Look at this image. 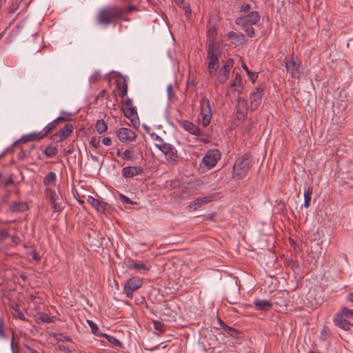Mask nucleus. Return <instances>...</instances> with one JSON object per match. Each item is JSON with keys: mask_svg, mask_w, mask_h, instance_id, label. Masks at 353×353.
Here are the masks:
<instances>
[{"mask_svg": "<svg viewBox=\"0 0 353 353\" xmlns=\"http://www.w3.org/2000/svg\"><path fill=\"white\" fill-rule=\"evenodd\" d=\"M251 5L242 2L238 6V17L235 19V24L241 28L245 34L250 38L255 34L252 26L256 25L261 19L258 11L251 10Z\"/></svg>", "mask_w": 353, "mask_h": 353, "instance_id": "obj_1", "label": "nucleus"}, {"mask_svg": "<svg viewBox=\"0 0 353 353\" xmlns=\"http://www.w3.org/2000/svg\"><path fill=\"white\" fill-rule=\"evenodd\" d=\"M124 14V10L119 7H108L101 10L97 16V21L101 25H109L119 19Z\"/></svg>", "mask_w": 353, "mask_h": 353, "instance_id": "obj_2", "label": "nucleus"}, {"mask_svg": "<svg viewBox=\"0 0 353 353\" xmlns=\"http://www.w3.org/2000/svg\"><path fill=\"white\" fill-rule=\"evenodd\" d=\"M250 168V163L248 156L239 157L233 165V177L237 179L244 178Z\"/></svg>", "mask_w": 353, "mask_h": 353, "instance_id": "obj_3", "label": "nucleus"}, {"mask_svg": "<svg viewBox=\"0 0 353 353\" xmlns=\"http://www.w3.org/2000/svg\"><path fill=\"white\" fill-rule=\"evenodd\" d=\"M206 62L210 76L214 77L219 67V48H207Z\"/></svg>", "mask_w": 353, "mask_h": 353, "instance_id": "obj_4", "label": "nucleus"}, {"mask_svg": "<svg viewBox=\"0 0 353 353\" xmlns=\"http://www.w3.org/2000/svg\"><path fill=\"white\" fill-rule=\"evenodd\" d=\"M221 157V153L219 150H209L202 158L200 166L209 170L216 165Z\"/></svg>", "mask_w": 353, "mask_h": 353, "instance_id": "obj_5", "label": "nucleus"}, {"mask_svg": "<svg viewBox=\"0 0 353 353\" xmlns=\"http://www.w3.org/2000/svg\"><path fill=\"white\" fill-rule=\"evenodd\" d=\"M199 103L201 116V125L203 127H206L210 123L212 115L210 100L206 97H201Z\"/></svg>", "mask_w": 353, "mask_h": 353, "instance_id": "obj_6", "label": "nucleus"}, {"mask_svg": "<svg viewBox=\"0 0 353 353\" xmlns=\"http://www.w3.org/2000/svg\"><path fill=\"white\" fill-rule=\"evenodd\" d=\"M74 130V126L72 123H67L61 128L58 132L51 136V139L56 143H60L70 136Z\"/></svg>", "mask_w": 353, "mask_h": 353, "instance_id": "obj_7", "label": "nucleus"}, {"mask_svg": "<svg viewBox=\"0 0 353 353\" xmlns=\"http://www.w3.org/2000/svg\"><path fill=\"white\" fill-rule=\"evenodd\" d=\"M143 285V281L141 279L137 277H132L127 280L124 285V293L128 298H132L133 292L140 288Z\"/></svg>", "mask_w": 353, "mask_h": 353, "instance_id": "obj_8", "label": "nucleus"}, {"mask_svg": "<svg viewBox=\"0 0 353 353\" xmlns=\"http://www.w3.org/2000/svg\"><path fill=\"white\" fill-rule=\"evenodd\" d=\"M117 137L120 141L123 143H130L135 140V132L127 128H121L116 132Z\"/></svg>", "mask_w": 353, "mask_h": 353, "instance_id": "obj_9", "label": "nucleus"}, {"mask_svg": "<svg viewBox=\"0 0 353 353\" xmlns=\"http://www.w3.org/2000/svg\"><path fill=\"white\" fill-rule=\"evenodd\" d=\"M159 150L165 154L168 161H176L177 150L172 144L165 142L163 145H161Z\"/></svg>", "mask_w": 353, "mask_h": 353, "instance_id": "obj_10", "label": "nucleus"}, {"mask_svg": "<svg viewBox=\"0 0 353 353\" xmlns=\"http://www.w3.org/2000/svg\"><path fill=\"white\" fill-rule=\"evenodd\" d=\"M217 34V30L214 26H208L206 33L208 40L207 48L210 47H212L213 48H219L218 45L216 43Z\"/></svg>", "mask_w": 353, "mask_h": 353, "instance_id": "obj_11", "label": "nucleus"}, {"mask_svg": "<svg viewBox=\"0 0 353 353\" xmlns=\"http://www.w3.org/2000/svg\"><path fill=\"white\" fill-rule=\"evenodd\" d=\"M263 89L256 87L251 93L250 96L251 105L254 109H256L261 104V99L263 97Z\"/></svg>", "mask_w": 353, "mask_h": 353, "instance_id": "obj_12", "label": "nucleus"}, {"mask_svg": "<svg viewBox=\"0 0 353 353\" xmlns=\"http://www.w3.org/2000/svg\"><path fill=\"white\" fill-rule=\"evenodd\" d=\"M227 37L234 48L239 47L243 43L244 35L242 33L230 31L227 34Z\"/></svg>", "mask_w": 353, "mask_h": 353, "instance_id": "obj_13", "label": "nucleus"}, {"mask_svg": "<svg viewBox=\"0 0 353 353\" xmlns=\"http://www.w3.org/2000/svg\"><path fill=\"white\" fill-rule=\"evenodd\" d=\"M121 172L125 178H132L141 174L143 169L139 166H127L122 169Z\"/></svg>", "mask_w": 353, "mask_h": 353, "instance_id": "obj_14", "label": "nucleus"}, {"mask_svg": "<svg viewBox=\"0 0 353 353\" xmlns=\"http://www.w3.org/2000/svg\"><path fill=\"white\" fill-rule=\"evenodd\" d=\"M334 322L336 326L345 330H350L353 326V324L350 323L346 318L339 313L335 315Z\"/></svg>", "mask_w": 353, "mask_h": 353, "instance_id": "obj_15", "label": "nucleus"}, {"mask_svg": "<svg viewBox=\"0 0 353 353\" xmlns=\"http://www.w3.org/2000/svg\"><path fill=\"white\" fill-rule=\"evenodd\" d=\"M87 201L99 213H103L106 210L107 203L103 201L97 199L93 196H89L87 199Z\"/></svg>", "mask_w": 353, "mask_h": 353, "instance_id": "obj_16", "label": "nucleus"}, {"mask_svg": "<svg viewBox=\"0 0 353 353\" xmlns=\"http://www.w3.org/2000/svg\"><path fill=\"white\" fill-rule=\"evenodd\" d=\"M181 126L185 130L192 134L196 136H202L203 134V132L196 125L188 121H183L181 122Z\"/></svg>", "mask_w": 353, "mask_h": 353, "instance_id": "obj_17", "label": "nucleus"}, {"mask_svg": "<svg viewBox=\"0 0 353 353\" xmlns=\"http://www.w3.org/2000/svg\"><path fill=\"white\" fill-rule=\"evenodd\" d=\"M212 201L211 196H203L196 199L194 201L190 203L188 208L191 210H196L203 205H205Z\"/></svg>", "mask_w": 353, "mask_h": 353, "instance_id": "obj_18", "label": "nucleus"}, {"mask_svg": "<svg viewBox=\"0 0 353 353\" xmlns=\"http://www.w3.org/2000/svg\"><path fill=\"white\" fill-rule=\"evenodd\" d=\"M248 101L242 97L237 99L236 113L245 117L247 114Z\"/></svg>", "mask_w": 353, "mask_h": 353, "instance_id": "obj_19", "label": "nucleus"}, {"mask_svg": "<svg viewBox=\"0 0 353 353\" xmlns=\"http://www.w3.org/2000/svg\"><path fill=\"white\" fill-rule=\"evenodd\" d=\"M254 304L257 310L263 311L269 310L272 306L270 301L259 299H256L254 301Z\"/></svg>", "mask_w": 353, "mask_h": 353, "instance_id": "obj_20", "label": "nucleus"}, {"mask_svg": "<svg viewBox=\"0 0 353 353\" xmlns=\"http://www.w3.org/2000/svg\"><path fill=\"white\" fill-rule=\"evenodd\" d=\"M43 184L46 188L55 187L57 185V175L54 172H50L43 179Z\"/></svg>", "mask_w": 353, "mask_h": 353, "instance_id": "obj_21", "label": "nucleus"}, {"mask_svg": "<svg viewBox=\"0 0 353 353\" xmlns=\"http://www.w3.org/2000/svg\"><path fill=\"white\" fill-rule=\"evenodd\" d=\"M285 68L288 72L294 73V72H299L300 62L294 61L292 57L289 61L285 62Z\"/></svg>", "mask_w": 353, "mask_h": 353, "instance_id": "obj_22", "label": "nucleus"}, {"mask_svg": "<svg viewBox=\"0 0 353 353\" xmlns=\"http://www.w3.org/2000/svg\"><path fill=\"white\" fill-rule=\"evenodd\" d=\"M230 70L225 68V67H221L219 72L217 75V80L219 82V83H223L229 78Z\"/></svg>", "mask_w": 353, "mask_h": 353, "instance_id": "obj_23", "label": "nucleus"}, {"mask_svg": "<svg viewBox=\"0 0 353 353\" xmlns=\"http://www.w3.org/2000/svg\"><path fill=\"white\" fill-rule=\"evenodd\" d=\"M219 322H220L221 326L222 327L223 330L228 334H229L230 336H232V337H236L237 336V335L239 334V332L236 330H235V329H234V328H232V327L225 325L221 320H219Z\"/></svg>", "mask_w": 353, "mask_h": 353, "instance_id": "obj_24", "label": "nucleus"}, {"mask_svg": "<svg viewBox=\"0 0 353 353\" xmlns=\"http://www.w3.org/2000/svg\"><path fill=\"white\" fill-rule=\"evenodd\" d=\"M312 194V188H308V189L307 190H305L303 193V197H304L303 206L306 208H309L310 205Z\"/></svg>", "mask_w": 353, "mask_h": 353, "instance_id": "obj_25", "label": "nucleus"}, {"mask_svg": "<svg viewBox=\"0 0 353 353\" xmlns=\"http://www.w3.org/2000/svg\"><path fill=\"white\" fill-rule=\"evenodd\" d=\"M10 208L13 212H24L28 209V205L25 203H14Z\"/></svg>", "mask_w": 353, "mask_h": 353, "instance_id": "obj_26", "label": "nucleus"}, {"mask_svg": "<svg viewBox=\"0 0 353 353\" xmlns=\"http://www.w3.org/2000/svg\"><path fill=\"white\" fill-rule=\"evenodd\" d=\"M95 129L99 134H102L107 130L108 126L103 119H100L97 121Z\"/></svg>", "mask_w": 353, "mask_h": 353, "instance_id": "obj_27", "label": "nucleus"}, {"mask_svg": "<svg viewBox=\"0 0 353 353\" xmlns=\"http://www.w3.org/2000/svg\"><path fill=\"white\" fill-rule=\"evenodd\" d=\"M43 153L47 157H53L58 153V149L56 147L48 146Z\"/></svg>", "mask_w": 353, "mask_h": 353, "instance_id": "obj_28", "label": "nucleus"}, {"mask_svg": "<svg viewBox=\"0 0 353 353\" xmlns=\"http://www.w3.org/2000/svg\"><path fill=\"white\" fill-rule=\"evenodd\" d=\"M57 126V124L54 121L48 123L42 130L44 136L46 137L47 134H50L54 129L56 128Z\"/></svg>", "mask_w": 353, "mask_h": 353, "instance_id": "obj_29", "label": "nucleus"}, {"mask_svg": "<svg viewBox=\"0 0 353 353\" xmlns=\"http://www.w3.org/2000/svg\"><path fill=\"white\" fill-rule=\"evenodd\" d=\"M38 323H50L52 322L51 317L46 313H39L37 316Z\"/></svg>", "mask_w": 353, "mask_h": 353, "instance_id": "obj_30", "label": "nucleus"}, {"mask_svg": "<svg viewBox=\"0 0 353 353\" xmlns=\"http://www.w3.org/2000/svg\"><path fill=\"white\" fill-rule=\"evenodd\" d=\"M123 110L125 116L127 118L131 119V120H133V118L137 115L134 108H123Z\"/></svg>", "mask_w": 353, "mask_h": 353, "instance_id": "obj_31", "label": "nucleus"}, {"mask_svg": "<svg viewBox=\"0 0 353 353\" xmlns=\"http://www.w3.org/2000/svg\"><path fill=\"white\" fill-rule=\"evenodd\" d=\"M46 194L50 201L57 199V195L56 194V192L52 188V187L46 188Z\"/></svg>", "mask_w": 353, "mask_h": 353, "instance_id": "obj_32", "label": "nucleus"}, {"mask_svg": "<svg viewBox=\"0 0 353 353\" xmlns=\"http://www.w3.org/2000/svg\"><path fill=\"white\" fill-rule=\"evenodd\" d=\"M12 309H13L12 315L14 317H17L22 321H26L25 314H23V312L21 310H20L19 308H17V307H13Z\"/></svg>", "mask_w": 353, "mask_h": 353, "instance_id": "obj_33", "label": "nucleus"}, {"mask_svg": "<svg viewBox=\"0 0 353 353\" xmlns=\"http://www.w3.org/2000/svg\"><path fill=\"white\" fill-rule=\"evenodd\" d=\"M153 325L154 330H157L160 333H163L165 330V325L159 321H154Z\"/></svg>", "mask_w": 353, "mask_h": 353, "instance_id": "obj_34", "label": "nucleus"}, {"mask_svg": "<svg viewBox=\"0 0 353 353\" xmlns=\"http://www.w3.org/2000/svg\"><path fill=\"white\" fill-rule=\"evenodd\" d=\"M339 313L347 319L353 318V310H349L346 307H343Z\"/></svg>", "mask_w": 353, "mask_h": 353, "instance_id": "obj_35", "label": "nucleus"}, {"mask_svg": "<svg viewBox=\"0 0 353 353\" xmlns=\"http://www.w3.org/2000/svg\"><path fill=\"white\" fill-rule=\"evenodd\" d=\"M101 336L106 338L110 343L115 346L119 345L121 344L120 341L114 336L108 335L107 334H101Z\"/></svg>", "mask_w": 353, "mask_h": 353, "instance_id": "obj_36", "label": "nucleus"}, {"mask_svg": "<svg viewBox=\"0 0 353 353\" xmlns=\"http://www.w3.org/2000/svg\"><path fill=\"white\" fill-rule=\"evenodd\" d=\"M134 157V152L130 150H126L122 153V159H123L132 160Z\"/></svg>", "mask_w": 353, "mask_h": 353, "instance_id": "obj_37", "label": "nucleus"}, {"mask_svg": "<svg viewBox=\"0 0 353 353\" xmlns=\"http://www.w3.org/2000/svg\"><path fill=\"white\" fill-rule=\"evenodd\" d=\"M231 85L234 88H241V78L240 74H236L235 78L233 80Z\"/></svg>", "mask_w": 353, "mask_h": 353, "instance_id": "obj_38", "label": "nucleus"}, {"mask_svg": "<svg viewBox=\"0 0 353 353\" xmlns=\"http://www.w3.org/2000/svg\"><path fill=\"white\" fill-rule=\"evenodd\" d=\"M57 199L50 201L52 208L54 212H59L61 210V203L57 201Z\"/></svg>", "mask_w": 353, "mask_h": 353, "instance_id": "obj_39", "label": "nucleus"}, {"mask_svg": "<svg viewBox=\"0 0 353 353\" xmlns=\"http://www.w3.org/2000/svg\"><path fill=\"white\" fill-rule=\"evenodd\" d=\"M29 137H31L32 141L39 140L45 137L42 130L38 132H33L29 134Z\"/></svg>", "mask_w": 353, "mask_h": 353, "instance_id": "obj_40", "label": "nucleus"}, {"mask_svg": "<svg viewBox=\"0 0 353 353\" xmlns=\"http://www.w3.org/2000/svg\"><path fill=\"white\" fill-rule=\"evenodd\" d=\"M90 143L92 147L98 148L100 146L101 139L100 137H92Z\"/></svg>", "mask_w": 353, "mask_h": 353, "instance_id": "obj_41", "label": "nucleus"}, {"mask_svg": "<svg viewBox=\"0 0 353 353\" xmlns=\"http://www.w3.org/2000/svg\"><path fill=\"white\" fill-rule=\"evenodd\" d=\"M128 93V85L125 81H123L121 87V96L123 98L126 97Z\"/></svg>", "mask_w": 353, "mask_h": 353, "instance_id": "obj_42", "label": "nucleus"}, {"mask_svg": "<svg viewBox=\"0 0 353 353\" xmlns=\"http://www.w3.org/2000/svg\"><path fill=\"white\" fill-rule=\"evenodd\" d=\"M165 143V142L159 136H156L155 147L160 150L161 145H163Z\"/></svg>", "mask_w": 353, "mask_h": 353, "instance_id": "obj_43", "label": "nucleus"}, {"mask_svg": "<svg viewBox=\"0 0 353 353\" xmlns=\"http://www.w3.org/2000/svg\"><path fill=\"white\" fill-rule=\"evenodd\" d=\"M180 7L185 11V13L187 15V17H189L190 15L191 14V8L190 6L184 3L180 5Z\"/></svg>", "mask_w": 353, "mask_h": 353, "instance_id": "obj_44", "label": "nucleus"}, {"mask_svg": "<svg viewBox=\"0 0 353 353\" xmlns=\"http://www.w3.org/2000/svg\"><path fill=\"white\" fill-rule=\"evenodd\" d=\"M87 321L91 329L92 333L97 334V332L98 331L97 325L92 321L88 320Z\"/></svg>", "mask_w": 353, "mask_h": 353, "instance_id": "obj_45", "label": "nucleus"}, {"mask_svg": "<svg viewBox=\"0 0 353 353\" xmlns=\"http://www.w3.org/2000/svg\"><path fill=\"white\" fill-rule=\"evenodd\" d=\"M234 63V61L233 59L230 58L228 59L225 61V63L223 64V67H225V68H228L231 70L232 68L233 67Z\"/></svg>", "mask_w": 353, "mask_h": 353, "instance_id": "obj_46", "label": "nucleus"}, {"mask_svg": "<svg viewBox=\"0 0 353 353\" xmlns=\"http://www.w3.org/2000/svg\"><path fill=\"white\" fill-rule=\"evenodd\" d=\"M9 236V232L7 230L4 229H0V241L5 240Z\"/></svg>", "mask_w": 353, "mask_h": 353, "instance_id": "obj_47", "label": "nucleus"}, {"mask_svg": "<svg viewBox=\"0 0 353 353\" xmlns=\"http://www.w3.org/2000/svg\"><path fill=\"white\" fill-rule=\"evenodd\" d=\"M248 75L250 77V79L252 81V82H255L258 78V73L257 72H252L250 70H248V72H247Z\"/></svg>", "mask_w": 353, "mask_h": 353, "instance_id": "obj_48", "label": "nucleus"}, {"mask_svg": "<svg viewBox=\"0 0 353 353\" xmlns=\"http://www.w3.org/2000/svg\"><path fill=\"white\" fill-rule=\"evenodd\" d=\"M166 90H167L168 97L169 99H171L172 98V97L174 96L173 91H172V85L171 84L168 85Z\"/></svg>", "mask_w": 353, "mask_h": 353, "instance_id": "obj_49", "label": "nucleus"}, {"mask_svg": "<svg viewBox=\"0 0 353 353\" xmlns=\"http://www.w3.org/2000/svg\"><path fill=\"white\" fill-rule=\"evenodd\" d=\"M0 337L5 338L6 334L3 330V320L2 318H0Z\"/></svg>", "mask_w": 353, "mask_h": 353, "instance_id": "obj_50", "label": "nucleus"}, {"mask_svg": "<svg viewBox=\"0 0 353 353\" xmlns=\"http://www.w3.org/2000/svg\"><path fill=\"white\" fill-rule=\"evenodd\" d=\"M124 108H134L133 106V102L129 97L125 99V106Z\"/></svg>", "mask_w": 353, "mask_h": 353, "instance_id": "obj_51", "label": "nucleus"}, {"mask_svg": "<svg viewBox=\"0 0 353 353\" xmlns=\"http://www.w3.org/2000/svg\"><path fill=\"white\" fill-rule=\"evenodd\" d=\"M72 114L70 113V112H65V111H61V117H63L65 118H67V121H70L71 120V118L72 117Z\"/></svg>", "mask_w": 353, "mask_h": 353, "instance_id": "obj_52", "label": "nucleus"}, {"mask_svg": "<svg viewBox=\"0 0 353 353\" xmlns=\"http://www.w3.org/2000/svg\"><path fill=\"white\" fill-rule=\"evenodd\" d=\"M103 144L106 146H110L112 145V139L110 137H104L101 140Z\"/></svg>", "mask_w": 353, "mask_h": 353, "instance_id": "obj_53", "label": "nucleus"}, {"mask_svg": "<svg viewBox=\"0 0 353 353\" xmlns=\"http://www.w3.org/2000/svg\"><path fill=\"white\" fill-rule=\"evenodd\" d=\"M123 9L124 10V13L138 10V8L134 6H128L126 8H125V9L123 8Z\"/></svg>", "mask_w": 353, "mask_h": 353, "instance_id": "obj_54", "label": "nucleus"}, {"mask_svg": "<svg viewBox=\"0 0 353 353\" xmlns=\"http://www.w3.org/2000/svg\"><path fill=\"white\" fill-rule=\"evenodd\" d=\"M19 141H21L23 143L28 142V141H32L31 137H29V134L23 136Z\"/></svg>", "mask_w": 353, "mask_h": 353, "instance_id": "obj_55", "label": "nucleus"}, {"mask_svg": "<svg viewBox=\"0 0 353 353\" xmlns=\"http://www.w3.org/2000/svg\"><path fill=\"white\" fill-rule=\"evenodd\" d=\"M54 121H55V123L58 125L59 123L60 122H65V121H67V118H65L63 117H61V115L59 117H58L57 118H56L55 119L53 120Z\"/></svg>", "mask_w": 353, "mask_h": 353, "instance_id": "obj_56", "label": "nucleus"}, {"mask_svg": "<svg viewBox=\"0 0 353 353\" xmlns=\"http://www.w3.org/2000/svg\"><path fill=\"white\" fill-rule=\"evenodd\" d=\"M54 121H55V123L58 125L59 123L60 122H65V121H67V118H65L63 117H61V115L59 117H58L57 118H56L55 119L53 120Z\"/></svg>", "mask_w": 353, "mask_h": 353, "instance_id": "obj_57", "label": "nucleus"}, {"mask_svg": "<svg viewBox=\"0 0 353 353\" xmlns=\"http://www.w3.org/2000/svg\"><path fill=\"white\" fill-rule=\"evenodd\" d=\"M131 268H133V269H135V270H143L144 271H148L149 270V267L148 266H145V265H143V266H130Z\"/></svg>", "mask_w": 353, "mask_h": 353, "instance_id": "obj_58", "label": "nucleus"}, {"mask_svg": "<svg viewBox=\"0 0 353 353\" xmlns=\"http://www.w3.org/2000/svg\"><path fill=\"white\" fill-rule=\"evenodd\" d=\"M11 239H12V243L14 245H17L20 242L19 237L18 236H16V235L12 236Z\"/></svg>", "mask_w": 353, "mask_h": 353, "instance_id": "obj_59", "label": "nucleus"}, {"mask_svg": "<svg viewBox=\"0 0 353 353\" xmlns=\"http://www.w3.org/2000/svg\"><path fill=\"white\" fill-rule=\"evenodd\" d=\"M99 72H95L93 74H92V81H97L98 79V77L99 76Z\"/></svg>", "mask_w": 353, "mask_h": 353, "instance_id": "obj_60", "label": "nucleus"}, {"mask_svg": "<svg viewBox=\"0 0 353 353\" xmlns=\"http://www.w3.org/2000/svg\"><path fill=\"white\" fill-rule=\"evenodd\" d=\"M26 349L29 351L30 353H39L38 351L34 350L28 345L26 346Z\"/></svg>", "mask_w": 353, "mask_h": 353, "instance_id": "obj_61", "label": "nucleus"}, {"mask_svg": "<svg viewBox=\"0 0 353 353\" xmlns=\"http://www.w3.org/2000/svg\"><path fill=\"white\" fill-rule=\"evenodd\" d=\"M121 199H122V201H124L125 203H131L130 200L128 197H126V196H123V195H121Z\"/></svg>", "mask_w": 353, "mask_h": 353, "instance_id": "obj_62", "label": "nucleus"}, {"mask_svg": "<svg viewBox=\"0 0 353 353\" xmlns=\"http://www.w3.org/2000/svg\"><path fill=\"white\" fill-rule=\"evenodd\" d=\"M11 349H12V353H18V352L15 350V348L14 347V336H12V342H11Z\"/></svg>", "mask_w": 353, "mask_h": 353, "instance_id": "obj_63", "label": "nucleus"}, {"mask_svg": "<svg viewBox=\"0 0 353 353\" xmlns=\"http://www.w3.org/2000/svg\"><path fill=\"white\" fill-rule=\"evenodd\" d=\"M90 158L92 159V161H94L95 162H99V159L98 157L93 155L92 154H90Z\"/></svg>", "mask_w": 353, "mask_h": 353, "instance_id": "obj_64", "label": "nucleus"}]
</instances>
